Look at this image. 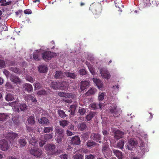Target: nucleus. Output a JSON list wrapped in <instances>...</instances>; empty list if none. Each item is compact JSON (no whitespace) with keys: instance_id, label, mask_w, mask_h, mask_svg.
Segmentation results:
<instances>
[{"instance_id":"nucleus-1","label":"nucleus","mask_w":159,"mask_h":159,"mask_svg":"<svg viewBox=\"0 0 159 159\" xmlns=\"http://www.w3.org/2000/svg\"><path fill=\"white\" fill-rule=\"evenodd\" d=\"M89 10L95 15L100 14L102 11V7L100 3L94 2L90 5Z\"/></svg>"},{"instance_id":"nucleus-2","label":"nucleus","mask_w":159,"mask_h":159,"mask_svg":"<svg viewBox=\"0 0 159 159\" xmlns=\"http://www.w3.org/2000/svg\"><path fill=\"white\" fill-rule=\"evenodd\" d=\"M64 130L61 128L56 127L55 129L56 139L57 143H61L64 137Z\"/></svg>"},{"instance_id":"nucleus-3","label":"nucleus","mask_w":159,"mask_h":159,"mask_svg":"<svg viewBox=\"0 0 159 159\" xmlns=\"http://www.w3.org/2000/svg\"><path fill=\"white\" fill-rule=\"evenodd\" d=\"M30 154L36 158H40L42 157L43 153L42 151L39 148L34 147L31 148L29 150Z\"/></svg>"},{"instance_id":"nucleus-4","label":"nucleus","mask_w":159,"mask_h":159,"mask_svg":"<svg viewBox=\"0 0 159 159\" xmlns=\"http://www.w3.org/2000/svg\"><path fill=\"white\" fill-rule=\"evenodd\" d=\"M56 54L49 51H46L42 54V57L43 59L46 61H48L50 60L52 57H55Z\"/></svg>"},{"instance_id":"nucleus-5","label":"nucleus","mask_w":159,"mask_h":159,"mask_svg":"<svg viewBox=\"0 0 159 159\" xmlns=\"http://www.w3.org/2000/svg\"><path fill=\"white\" fill-rule=\"evenodd\" d=\"M45 149L47 151L51 152L52 155H56L60 153L59 151L57 150L56 152H55L56 146L53 144H48L44 147Z\"/></svg>"},{"instance_id":"nucleus-6","label":"nucleus","mask_w":159,"mask_h":159,"mask_svg":"<svg viewBox=\"0 0 159 159\" xmlns=\"http://www.w3.org/2000/svg\"><path fill=\"white\" fill-rule=\"evenodd\" d=\"M138 142L133 139H131L129 140L126 145V148L129 150H132L133 148L138 144Z\"/></svg>"},{"instance_id":"nucleus-7","label":"nucleus","mask_w":159,"mask_h":159,"mask_svg":"<svg viewBox=\"0 0 159 159\" xmlns=\"http://www.w3.org/2000/svg\"><path fill=\"white\" fill-rule=\"evenodd\" d=\"M110 111L114 117H118L120 116V110L117 108V106L115 105L110 107Z\"/></svg>"},{"instance_id":"nucleus-8","label":"nucleus","mask_w":159,"mask_h":159,"mask_svg":"<svg viewBox=\"0 0 159 159\" xmlns=\"http://www.w3.org/2000/svg\"><path fill=\"white\" fill-rule=\"evenodd\" d=\"M10 147L8 142L5 139L0 141V149L3 151H5L8 149Z\"/></svg>"},{"instance_id":"nucleus-9","label":"nucleus","mask_w":159,"mask_h":159,"mask_svg":"<svg viewBox=\"0 0 159 159\" xmlns=\"http://www.w3.org/2000/svg\"><path fill=\"white\" fill-rule=\"evenodd\" d=\"M100 72L103 78L106 79L110 78V75L107 69L105 68H102L100 69Z\"/></svg>"},{"instance_id":"nucleus-10","label":"nucleus","mask_w":159,"mask_h":159,"mask_svg":"<svg viewBox=\"0 0 159 159\" xmlns=\"http://www.w3.org/2000/svg\"><path fill=\"white\" fill-rule=\"evenodd\" d=\"M90 138L93 140L97 142H98L99 143H101L100 140L101 138V135L98 133H92L90 135Z\"/></svg>"},{"instance_id":"nucleus-11","label":"nucleus","mask_w":159,"mask_h":159,"mask_svg":"<svg viewBox=\"0 0 159 159\" xmlns=\"http://www.w3.org/2000/svg\"><path fill=\"white\" fill-rule=\"evenodd\" d=\"M10 78L11 81L16 84H20L21 82V80L19 77L14 74H11Z\"/></svg>"},{"instance_id":"nucleus-12","label":"nucleus","mask_w":159,"mask_h":159,"mask_svg":"<svg viewBox=\"0 0 159 159\" xmlns=\"http://www.w3.org/2000/svg\"><path fill=\"white\" fill-rule=\"evenodd\" d=\"M42 57L41 53L38 50L34 52L33 54V58L36 61H39L41 60L42 59Z\"/></svg>"},{"instance_id":"nucleus-13","label":"nucleus","mask_w":159,"mask_h":159,"mask_svg":"<svg viewBox=\"0 0 159 159\" xmlns=\"http://www.w3.org/2000/svg\"><path fill=\"white\" fill-rule=\"evenodd\" d=\"M8 139L11 143L18 136V134L13 132H9L7 134Z\"/></svg>"},{"instance_id":"nucleus-14","label":"nucleus","mask_w":159,"mask_h":159,"mask_svg":"<svg viewBox=\"0 0 159 159\" xmlns=\"http://www.w3.org/2000/svg\"><path fill=\"white\" fill-rule=\"evenodd\" d=\"M89 84L86 81H82L81 82L80 89L82 91H84L87 89L89 87Z\"/></svg>"},{"instance_id":"nucleus-15","label":"nucleus","mask_w":159,"mask_h":159,"mask_svg":"<svg viewBox=\"0 0 159 159\" xmlns=\"http://www.w3.org/2000/svg\"><path fill=\"white\" fill-rule=\"evenodd\" d=\"M93 80L98 88L100 90L102 89L103 86L102 82L99 79L96 78H93Z\"/></svg>"},{"instance_id":"nucleus-16","label":"nucleus","mask_w":159,"mask_h":159,"mask_svg":"<svg viewBox=\"0 0 159 159\" xmlns=\"http://www.w3.org/2000/svg\"><path fill=\"white\" fill-rule=\"evenodd\" d=\"M141 7L142 8H145L152 6L151 2L150 0H143L142 3L140 4Z\"/></svg>"},{"instance_id":"nucleus-17","label":"nucleus","mask_w":159,"mask_h":159,"mask_svg":"<svg viewBox=\"0 0 159 159\" xmlns=\"http://www.w3.org/2000/svg\"><path fill=\"white\" fill-rule=\"evenodd\" d=\"M23 88L25 90L28 92H32L33 90V88L32 85L28 83H25L23 85Z\"/></svg>"},{"instance_id":"nucleus-18","label":"nucleus","mask_w":159,"mask_h":159,"mask_svg":"<svg viewBox=\"0 0 159 159\" xmlns=\"http://www.w3.org/2000/svg\"><path fill=\"white\" fill-rule=\"evenodd\" d=\"M112 150L114 154L119 159H122L123 155L120 151L115 149H112Z\"/></svg>"},{"instance_id":"nucleus-19","label":"nucleus","mask_w":159,"mask_h":159,"mask_svg":"<svg viewBox=\"0 0 159 159\" xmlns=\"http://www.w3.org/2000/svg\"><path fill=\"white\" fill-rule=\"evenodd\" d=\"M25 99L28 102H30V101H31L35 103L37 102V100L35 98L32 96L31 95H28L26 96L25 98Z\"/></svg>"},{"instance_id":"nucleus-20","label":"nucleus","mask_w":159,"mask_h":159,"mask_svg":"<svg viewBox=\"0 0 159 159\" xmlns=\"http://www.w3.org/2000/svg\"><path fill=\"white\" fill-rule=\"evenodd\" d=\"M77 128L79 130L81 131H84L87 128L86 124L85 122L80 123L77 126Z\"/></svg>"},{"instance_id":"nucleus-21","label":"nucleus","mask_w":159,"mask_h":159,"mask_svg":"<svg viewBox=\"0 0 159 159\" xmlns=\"http://www.w3.org/2000/svg\"><path fill=\"white\" fill-rule=\"evenodd\" d=\"M71 143L73 144L79 145L80 143V138L77 136L73 137L71 139Z\"/></svg>"},{"instance_id":"nucleus-22","label":"nucleus","mask_w":159,"mask_h":159,"mask_svg":"<svg viewBox=\"0 0 159 159\" xmlns=\"http://www.w3.org/2000/svg\"><path fill=\"white\" fill-rule=\"evenodd\" d=\"M60 89L65 90L68 88V85L65 81H59Z\"/></svg>"},{"instance_id":"nucleus-23","label":"nucleus","mask_w":159,"mask_h":159,"mask_svg":"<svg viewBox=\"0 0 159 159\" xmlns=\"http://www.w3.org/2000/svg\"><path fill=\"white\" fill-rule=\"evenodd\" d=\"M60 85L59 81H54L51 83L50 87L54 89L57 90L60 89Z\"/></svg>"},{"instance_id":"nucleus-24","label":"nucleus","mask_w":159,"mask_h":159,"mask_svg":"<svg viewBox=\"0 0 159 159\" xmlns=\"http://www.w3.org/2000/svg\"><path fill=\"white\" fill-rule=\"evenodd\" d=\"M16 95L11 93H8L6 96V100L7 101H11L15 100L16 98Z\"/></svg>"},{"instance_id":"nucleus-25","label":"nucleus","mask_w":159,"mask_h":159,"mask_svg":"<svg viewBox=\"0 0 159 159\" xmlns=\"http://www.w3.org/2000/svg\"><path fill=\"white\" fill-rule=\"evenodd\" d=\"M59 96L65 98H70L72 96L71 93H67L63 92H59L58 93Z\"/></svg>"},{"instance_id":"nucleus-26","label":"nucleus","mask_w":159,"mask_h":159,"mask_svg":"<svg viewBox=\"0 0 159 159\" xmlns=\"http://www.w3.org/2000/svg\"><path fill=\"white\" fill-rule=\"evenodd\" d=\"M65 73L61 71H57L54 77L56 79L62 78L64 76Z\"/></svg>"},{"instance_id":"nucleus-27","label":"nucleus","mask_w":159,"mask_h":159,"mask_svg":"<svg viewBox=\"0 0 159 159\" xmlns=\"http://www.w3.org/2000/svg\"><path fill=\"white\" fill-rule=\"evenodd\" d=\"M124 134L123 132L120 131L119 130L116 131L115 133V138L118 139L122 138Z\"/></svg>"},{"instance_id":"nucleus-28","label":"nucleus","mask_w":159,"mask_h":159,"mask_svg":"<svg viewBox=\"0 0 159 159\" xmlns=\"http://www.w3.org/2000/svg\"><path fill=\"white\" fill-rule=\"evenodd\" d=\"M39 71L40 73H45L48 70V68L45 65L40 66L39 68Z\"/></svg>"},{"instance_id":"nucleus-29","label":"nucleus","mask_w":159,"mask_h":159,"mask_svg":"<svg viewBox=\"0 0 159 159\" xmlns=\"http://www.w3.org/2000/svg\"><path fill=\"white\" fill-rule=\"evenodd\" d=\"M39 121V123L43 125H48L49 123V120L45 117L41 118Z\"/></svg>"},{"instance_id":"nucleus-30","label":"nucleus","mask_w":159,"mask_h":159,"mask_svg":"<svg viewBox=\"0 0 159 159\" xmlns=\"http://www.w3.org/2000/svg\"><path fill=\"white\" fill-rule=\"evenodd\" d=\"M97 144L94 141L90 140L88 141L86 145L88 147L92 148L96 146Z\"/></svg>"},{"instance_id":"nucleus-31","label":"nucleus","mask_w":159,"mask_h":159,"mask_svg":"<svg viewBox=\"0 0 159 159\" xmlns=\"http://www.w3.org/2000/svg\"><path fill=\"white\" fill-rule=\"evenodd\" d=\"M65 74L67 77L73 79H74L76 76V75L75 73L68 71L65 72Z\"/></svg>"},{"instance_id":"nucleus-32","label":"nucleus","mask_w":159,"mask_h":159,"mask_svg":"<svg viewBox=\"0 0 159 159\" xmlns=\"http://www.w3.org/2000/svg\"><path fill=\"white\" fill-rule=\"evenodd\" d=\"M29 143L30 144L34 147L37 146L38 144L37 139L34 137H31V139H30Z\"/></svg>"},{"instance_id":"nucleus-33","label":"nucleus","mask_w":159,"mask_h":159,"mask_svg":"<svg viewBox=\"0 0 159 159\" xmlns=\"http://www.w3.org/2000/svg\"><path fill=\"white\" fill-rule=\"evenodd\" d=\"M9 70L13 72L14 73L16 74L20 73V69L16 67H11L9 68Z\"/></svg>"},{"instance_id":"nucleus-34","label":"nucleus","mask_w":159,"mask_h":159,"mask_svg":"<svg viewBox=\"0 0 159 159\" xmlns=\"http://www.w3.org/2000/svg\"><path fill=\"white\" fill-rule=\"evenodd\" d=\"M19 143L20 145V147L23 148L25 146L27 142L24 139H21L19 140Z\"/></svg>"},{"instance_id":"nucleus-35","label":"nucleus","mask_w":159,"mask_h":159,"mask_svg":"<svg viewBox=\"0 0 159 159\" xmlns=\"http://www.w3.org/2000/svg\"><path fill=\"white\" fill-rule=\"evenodd\" d=\"M95 115L94 112H90L86 116V118L87 121H90L95 116Z\"/></svg>"},{"instance_id":"nucleus-36","label":"nucleus","mask_w":159,"mask_h":159,"mask_svg":"<svg viewBox=\"0 0 159 159\" xmlns=\"http://www.w3.org/2000/svg\"><path fill=\"white\" fill-rule=\"evenodd\" d=\"M53 133L51 134H46L44 136V140L46 142L52 138Z\"/></svg>"},{"instance_id":"nucleus-37","label":"nucleus","mask_w":159,"mask_h":159,"mask_svg":"<svg viewBox=\"0 0 159 159\" xmlns=\"http://www.w3.org/2000/svg\"><path fill=\"white\" fill-rule=\"evenodd\" d=\"M57 112L58 115L61 118H64L67 116V115L65 114V112L63 110H59Z\"/></svg>"},{"instance_id":"nucleus-38","label":"nucleus","mask_w":159,"mask_h":159,"mask_svg":"<svg viewBox=\"0 0 159 159\" xmlns=\"http://www.w3.org/2000/svg\"><path fill=\"white\" fill-rule=\"evenodd\" d=\"M28 121L29 124L30 125H34L35 123L34 118L33 116H30L28 119Z\"/></svg>"},{"instance_id":"nucleus-39","label":"nucleus","mask_w":159,"mask_h":159,"mask_svg":"<svg viewBox=\"0 0 159 159\" xmlns=\"http://www.w3.org/2000/svg\"><path fill=\"white\" fill-rule=\"evenodd\" d=\"M60 125L63 127L67 125L69 123V121L66 120H63L59 122Z\"/></svg>"},{"instance_id":"nucleus-40","label":"nucleus","mask_w":159,"mask_h":159,"mask_svg":"<svg viewBox=\"0 0 159 159\" xmlns=\"http://www.w3.org/2000/svg\"><path fill=\"white\" fill-rule=\"evenodd\" d=\"M95 90L94 89L92 88H91V89L89 90L87 92L85 93V95L86 96H89L95 93Z\"/></svg>"},{"instance_id":"nucleus-41","label":"nucleus","mask_w":159,"mask_h":159,"mask_svg":"<svg viewBox=\"0 0 159 159\" xmlns=\"http://www.w3.org/2000/svg\"><path fill=\"white\" fill-rule=\"evenodd\" d=\"M53 131L52 127H44L43 129V131L45 133H48L50 131Z\"/></svg>"},{"instance_id":"nucleus-42","label":"nucleus","mask_w":159,"mask_h":159,"mask_svg":"<svg viewBox=\"0 0 159 159\" xmlns=\"http://www.w3.org/2000/svg\"><path fill=\"white\" fill-rule=\"evenodd\" d=\"M7 116L4 113H0V121L5 120L7 118Z\"/></svg>"},{"instance_id":"nucleus-43","label":"nucleus","mask_w":159,"mask_h":159,"mask_svg":"<svg viewBox=\"0 0 159 159\" xmlns=\"http://www.w3.org/2000/svg\"><path fill=\"white\" fill-rule=\"evenodd\" d=\"M124 143L123 141H121L119 142L117 144V147L120 149H122L124 146Z\"/></svg>"},{"instance_id":"nucleus-44","label":"nucleus","mask_w":159,"mask_h":159,"mask_svg":"<svg viewBox=\"0 0 159 159\" xmlns=\"http://www.w3.org/2000/svg\"><path fill=\"white\" fill-rule=\"evenodd\" d=\"M109 150H110L109 149V146L108 145L105 144L103 145L102 149V151L103 154L106 153V152Z\"/></svg>"},{"instance_id":"nucleus-45","label":"nucleus","mask_w":159,"mask_h":159,"mask_svg":"<svg viewBox=\"0 0 159 159\" xmlns=\"http://www.w3.org/2000/svg\"><path fill=\"white\" fill-rule=\"evenodd\" d=\"M74 159H83V156L82 154L77 153L73 156Z\"/></svg>"},{"instance_id":"nucleus-46","label":"nucleus","mask_w":159,"mask_h":159,"mask_svg":"<svg viewBox=\"0 0 159 159\" xmlns=\"http://www.w3.org/2000/svg\"><path fill=\"white\" fill-rule=\"evenodd\" d=\"M114 2L116 7L119 8V7L122 6L121 2L122 0H114Z\"/></svg>"},{"instance_id":"nucleus-47","label":"nucleus","mask_w":159,"mask_h":159,"mask_svg":"<svg viewBox=\"0 0 159 159\" xmlns=\"http://www.w3.org/2000/svg\"><path fill=\"white\" fill-rule=\"evenodd\" d=\"M105 96V93L100 92L99 94L98 98L100 101H102L104 99Z\"/></svg>"},{"instance_id":"nucleus-48","label":"nucleus","mask_w":159,"mask_h":159,"mask_svg":"<svg viewBox=\"0 0 159 159\" xmlns=\"http://www.w3.org/2000/svg\"><path fill=\"white\" fill-rule=\"evenodd\" d=\"M151 1L152 2V6L153 7L156 6V7L158 6V5H159V1L158 0H152Z\"/></svg>"},{"instance_id":"nucleus-49","label":"nucleus","mask_w":159,"mask_h":159,"mask_svg":"<svg viewBox=\"0 0 159 159\" xmlns=\"http://www.w3.org/2000/svg\"><path fill=\"white\" fill-rule=\"evenodd\" d=\"M112 154V152L110 150L106 152V153H104V154L105 155V156H106L107 157L110 158Z\"/></svg>"},{"instance_id":"nucleus-50","label":"nucleus","mask_w":159,"mask_h":159,"mask_svg":"<svg viewBox=\"0 0 159 159\" xmlns=\"http://www.w3.org/2000/svg\"><path fill=\"white\" fill-rule=\"evenodd\" d=\"M95 157L92 154H89L85 156V159H94Z\"/></svg>"},{"instance_id":"nucleus-51","label":"nucleus","mask_w":159,"mask_h":159,"mask_svg":"<svg viewBox=\"0 0 159 159\" xmlns=\"http://www.w3.org/2000/svg\"><path fill=\"white\" fill-rule=\"evenodd\" d=\"M19 107L21 111H24L26 109L27 106L25 104L23 103L20 105Z\"/></svg>"},{"instance_id":"nucleus-52","label":"nucleus","mask_w":159,"mask_h":159,"mask_svg":"<svg viewBox=\"0 0 159 159\" xmlns=\"http://www.w3.org/2000/svg\"><path fill=\"white\" fill-rule=\"evenodd\" d=\"M5 63L4 60L0 59V69L5 67Z\"/></svg>"},{"instance_id":"nucleus-53","label":"nucleus","mask_w":159,"mask_h":159,"mask_svg":"<svg viewBox=\"0 0 159 159\" xmlns=\"http://www.w3.org/2000/svg\"><path fill=\"white\" fill-rule=\"evenodd\" d=\"M85 110L83 108H81L79 110V112L81 115H84L85 113Z\"/></svg>"},{"instance_id":"nucleus-54","label":"nucleus","mask_w":159,"mask_h":159,"mask_svg":"<svg viewBox=\"0 0 159 159\" xmlns=\"http://www.w3.org/2000/svg\"><path fill=\"white\" fill-rule=\"evenodd\" d=\"M79 72L80 74L81 75H85L87 74L86 71L83 69H80L79 71Z\"/></svg>"},{"instance_id":"nucleus-55","label":"nucleus","mask_w":159,"mask_h":159,"mask_svg":"<svg viewBox=\"0 0 159 159\" xmlns=\"http://www.w3.org/2000/svg\"><path fill=\"white\" fill-rule=\"evenodd\" d=\"M34 85L35 89H39L41 87L40 84L39 82L35 83L34 84Z\"/></svg>"},{"instance_id":"nucleus-56","label":"nucleus","mask_w":159,"mask_h":159,"mask_svg":"<svg viewBox=\"0 0 159 159\" xmlns=\"http://www.w3.org/2000/svg\"><path fill=\"white\" fill-rule=\"evenodd\" d=\"M26 79L28 81L32 83L34 81V79L31 76L27 77Z\"/></svg>"},{"instance_id":"nucleus-57","label":"nucleus","mask_w":159,"mask_h":159,"mask_svg":"<svg viewBox=\"0 0 159 159\" xmlns=\"http://www.w3.org/2000/svg\"><path fill=\"white\" fill-rule=\"evenodd\" d=\"M3 73L6 76L7 78H8L9 76L10 72L8 70L4 69L3 71Z\"/></svg>"},{"instance_id":"nucleus-58","label":"nucleus","mask_w":159,"mask_h":159,"mask_svg":"<svg viewBox=\"0 0 159 159\" xmlns=\"http://www.w3.org/2000/svg\"><path fill=\"white\" fill-rule=\"evenodd\" d=\"M38 94L39 95H45L46 92L44 90H41L38 92Z\"/></svg>"},{"instance_id":"nucleus-59","label":"nucleus","mask_w":159,"mask_h":159,"mask_svg":"<svg viewBox=\"0 0 159 159\" xmlns=\"http://www.w3.org/2000/svg\"><path fill=\"white\" fill-rule=\"evenodd\" d=\"M68 155L66 154L61 155L60 156L61 159H67Z\"/></svg>"},{"instance_id":"nucleus-60","label":"nucleus","mask_w":159,"mask_h":159,"mask_svg":"<svg viewBox=\"0 0 159 159\" xmlns=\"http://www.w3.org/2000/svg\"><path fill=\"white\" fill-rule=\"evenodd\" d=\"M45 141L44 140H41L39 143V146L40 147L43 146L44 145L45 143Z\"/></svg>"},{"instance_id":"nucleus-61","label":"nucleus","mask_w":159,"mask_h":159,"mask_svg":"<svg viewBox=\"0 0 159 159\" xmlns=\"http://www.w3.org/2000/svg\"><path fill=\"white\" fill-rule=\"evenodd\" d=\"M5 86L7 89H10L12 87V85L10 83L7 82Z\"/></svg>"},{"instance_id":"nucleus-62","label":"nucleus","mask_w":159,"mask_h":159,"mask_svg":"<svg viewBox=\"0 0 159 159\" xmlns=\"http://www.w3.org/2000/svg\"><path fill=\"white\" fill-rule=\"evenodd\" d=\"M24 12L25 14H31L32 12L30 10L26 9L24 11Z\"/></svg>"},{"instance_id":"nucleus-63","label":"nucleus","mask_w":159,"mask_h":159,"mask_svg":"<svg viewBox=\"0 0 159 159\" xmlns=\"http://www.w3.org/2000/svg\"><path fill=\"white\" fill-rule=\"evenodd\" d=\"M113 88L115 91H118L119 89V85H116L115 86H113Z\"/></svg>"},{"instance_id":"nucleus-64","label":"nucleus","mask_w":159,"mask_h":159,"mask_svg":"<svg viewBox=\"0 0 159 159\" xmlns=\"http://www.w3.org/2000/svg\"><path fill=\"white\" fill-rule=\"evenodd\" d=\"M97 105L95 103H92L91 105V107L93 109H96L97 108Z\"/></svg>"}]
</instances>
